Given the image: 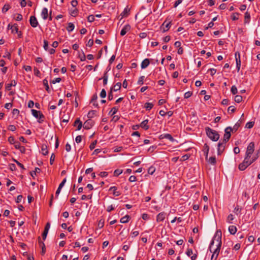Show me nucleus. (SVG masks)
Masks as SVG:
<instances>
[{
  "label": "nucleus",
  "instance_id": "nucleus-1",
  "mask_svg": "<svg viewBox=\"0 0 260 260\" xmlns=\"http://www.w3.org/2000/svg\"><path fill=\"white\" fill-rule=\"evenodd\" d=\"M221 236H222V233L221 231L220 230H218L216 231L215 234L214 236V237L211 241L210 246H209V250L210 252H212L211 250V247L213 245L214 243V241H216L217 243V247L214 250V251L213 252V254L211 257V260H216L218 256L219 255L220 248L221 247Z\"/></svg>",
  "mask_w": 260,
  "mask_h": 260
},
{
  "label": "nucleus",
  "instance_id": "nucleus-2",
  "mask_svg": "<svg viewBox=\"0 0 260 260\" xmlns=\"http://www.w3.org/2000/svg\"><path fill=\"white\" fill-rule=\"evenodd\" d=\"M206 132L208 137L212 141H217L219 138V135L217 132L210 127L206 128Z\"/></svg>",
  "mask_w": 260,
  "mask_h": 260
},
{
  "label": "nucleus",
  "instance_id": "nucleus-3",
  "mask_svg": "<svg viewBox=\"0 0 260 260\" xmlns=\"http://www.w3.org/2000/svg\"><path fill=\"white\" fill-rule=\"evenodd\" d=\"M254 150V143L250 142L247 146L245 156L249 158H251V155Z\"/></svg>",
  "mask_w": 260,
  "mask_h": 260
},
{
  "label": "nucleus",
  "instance_id": "nucleus-4",
  "mask_svg": "<svg viewBox=\"0 0 260 260\" xmlns=\"http://www.w3.org/2000/svg\"><path fill=\"white\" fill-rule=\"evenodd\" d=\"M249 158L245 156L243 162L239 164L238 168L240 171L245 170L250 165V162H249Z\"/></svg>",
  "mask_w": 260,
  "mask_h": 260
},
{
  "label": "nucleus",
  "instance_id": "nucleus-5",
  "mask_svg": "<svg viewBox=\"0 0 260 260\" xmlns=\"http://www.w3.org/2000/svg\"><path fill=\"white\" fill-rule=\"evenodd\" d=\"M232 129V127L230 126L227 127L225 129V134L223 136V139L222 141L226 143L229 140L231 136L230 132H231Z\"/></svg>",
  "mask_w": 260,
  "mask_h": 260
},
{
  "label": "nucleus",
  "instance_id": "nucleus-6",
  "mask_svg": "<svg viewBox=\"0 0 260 260\" xmlns=\"http://www.w3.org/2000/svg\"><path fill=\"white\" fill-rule=\"evenodd\" d=\"M93 124L94 122L93 120L91 119H88L83 124V127L84 129H89L92 127Z\"/></svg>",
  "mask_w": 260,
  "mask_h": 260
},
{
  "label": "nucleus",
  "instance_id": "nucleus-7",
  "mask_svg": "<svg viewBox=\"0 0 260 260\" xmlns=\"http://www.w3.org/2000/svg\"><path fill=\"white\" fill-rule=\"evenodd\" d=\"M31 113L32 115L36 118H39V119L44 118V115L39 111H37L35 109H32Z\"/></svg>",
  "mask_w": 260,
  "mask_h": 260
},
{
  "label": "nucleus",
  "instance_id": "nucleus-8",
  "mask_svg": "<svg viewBox=\"0 0 260 260\" xmlns=\"http://www.w3.org/2000/svg\"><path fill=\"white\" fill-rule=\"evenodd\" d=\"M30 25L33 27H36L38 25V22L35 16H31L29 18Z\"/></svg>",
  "mask_w": 260,
  "mask_h": 260
},
{
  "label": "nucleus",
  "instance_id": "nucleus-9",
  "mask_svg": "<svg viewBox=\"0 0 260 260\" xmlns=\"http://www.w3.org/2000/svg\"><path fill=\"white\" fill-rule=\"evenodd\" d=\"M226 142L220 141L218 144V154H220L224 149Z\"/></svg>",
  "mask_w": 260,
  "mask_h": 260
},
{
  "label": "nucleus",
  "instance_id": "nucleus-10",
  "mask_svg": "<svg viewBox=\"0 0 260 260\" xmlns=\"http://www.w3.org/2000/svg\"><path fill=\"white\" fill-rule=\"evenodd\" d=\"M166 216V213L165 212H162L159 213L157 216H156V221L157 222H159L161 221H163Z\"/></svg>",
  "mask_w": 260,
  "mask_h": 260
},
{
  "label": "nucleus",
  "instance_id": "nucleus-11",
  "mask_svg": "<svg viewBox=\"0 0 260 260\" xmlns=\"http://www.w3.org/2000/svg\"><path fill=\"white\" fill-rule=\"evenodd\" d=\"M131 26L129 24L125 25L120 31V35L122 36H124L127 32L131 30Z\"/></svg>",
  "mask_w": 260,
  "mask_h": 260
},
{
  "label": "nucleus",
  "instance_id": "nucleus-12",
  "mask_svg": "<svg viewBox=\"0 0 260 260\" xmlns=\"http://www.w3.org/2000/svg\"><path fill=\"white\" fill-rule=\"evenodd\" d=\"M159 138L161 139H167L169 140L172 142H173L175 141L173 137L169 134H162L160 136Z\"/></svg>",
  "mask_w": 260,
  "mask_h": 260
},
{
  "label": "nucleus",
  "instance_id": "nucleus-13",
  "mask_svg": "<svg viewBox=\"0 0 260 260\" xmlns=\"http://www.w3.org/2000/svg\"><path fill=\"white\" fill-rule=\"evenodd\" d=\"M166 21H165L160 26V29H162V32H164L168 31L170 27L171 22H169L166 24Z\"/></svg>",
  "mask_w": 260,
  "mask_h": 260
},
{
  "label": "nucleus",
  "instance_id": "nucleus-14",
  "mask_svg": "<svg viewBox=\"0 0 260 260\" xmlns=\"http://www.w3.org/2000/svg\"><path fill=\"white\" fill-rule=\"evenodd\" d=\"M38 243L42 248L41 254L44 255L46 252V247L44 243L41 241L40 237H38Z\"/></svg>",
  "mask_w": 260,
  "mask_h": 260
},
{
  "label": "nucleus",
  "instance_id": "nucleus-15",
  "mask_svg": "<svg viewBox=\"0 0 260 260\" xmlns=\"http://www.w3.org/2000/svg\"><path fill=\"white\" fill-rule=\"evenodd\" d=\"M74 126H77V131H79L81 129V128L83 126V124L79 118H77L76 119L74 123Z\"/></svg>",
  "mask_w": 260,
  "mask_h": 260
},
{
  "label": "nucleus",
  "instance_id": "nucleus-16",
  "mask_svg": "<svg viewBox=\"0 0 260 260\" xmlns=\"http://www.w3.org/2000/svg\"><path fill=\"white\" fill-rule=\"evenodd\" d=\"M148 119H146L143 121L140 124V126L141 127L145 130H147L149 128V125H148Z\"/></svg>",
  "mask_w": 260,
  "mask_h": 260
},
{
  "label": "nucleus",
  "instance_id": "nucleus-17",
  "mask_svg": "<svg viewBox=\"0 0 260 260\" xmlns=\"http://www.w3.org/2000/svg\"><path fill=\"white\" fill-rule=\"evenodd\" d=\"M117 187L114 186H111L109 188V191H112L113 195L116 197H118L121 194V192L119 191H117Z\"/></svg>",
  "mask_w": 260,
  "mask_h": 260
},
{
  "label": "nucleus",
  "instance_id": "nucleus-18",
  "mask_svg": "<svg viewBox=\"0 0 260 260\" xmlns=\"http://www.w3.org/2000/svg\"><path fill=\"white\" fill-rule=\"evenodd\" d=\"M150 64V60L148 58L143 60L141 63V67L142 69L146 68Z\"/></svg>",
  "mask_w": 260,
  "mask_h": 260
},
{
  "label": "nucleus",
  "instance_id": "nucleus-19",
  "mask_svg": "<svg viewBox=\"0 0 260 260\" xmlns=\"http://www.w3.org/2000/svg\"><path fill=\"white\" fill-rule=\"evenodd\" d=\"M41 16L43 19L46 20L48 17V9L46 8H44L41 12Z\"/></svg>",
  "mask_w": 260,
  "mask_h": 260
},
{
  "label": "nucleus",
  "instance_id": "nucleus-20",
  "mask_svg": "<svg viewBox=\"0 0 260 260\" xmlns=\"http://www.w3.org/2000/svg\"><path fill=\"white\" fill-rule=\"evenodd\" d=\"M130 9L128 8V6H127L123 11V12L121 13L120 15L122 17H127L129 13Z\"/></svg>",
  "mask_w": 260,
  "mask_h": 260
},
{
  "label": "nucleus",
  "instance_id": "nucleus-21",
  "mask_svg": "<svg viewBox=\"0 0 260 260\" xmlns=\"http://www.w3.org/2000/svg\"><path fill=\"white\" fill-rule=\"evenodd\" d=\"M209 151V147L207 144H205L204 145V152L205 156L206 159L208 158V153Z\"/></svg>",
  "mask_w": 260,
  "mask_h": 260
},
{
  "label": "nucleus",
  "instance_id": "nucleus-22",
  "mask_svg": "<svg viewBox=\"0 0 260 260\" xmlns=\"http://www.w3.org/2000/svg\"><path fill=\"white\" fill-rule=\"evenodd\" d=\"M41 151H42V153L44 155H47L48 153V151L47 149V146L45 144H43L41 147Z\"/></svg>",
  "mask_w": 260,
  "mask_h": 260
},
{
  "label": "nucleus",
  "instance_id": "nucleus-23",
  "mask_svg": "<svg viewBox=\"0 0 260 260\" xmlns=\"http://www.w3.org/2000/svg\"><path fill=\"white\" fill-rule=\"evenodd\" d=\"M250 20V14L248 12L245 13L244 16V23H249Z\"/></svg>",
  "mask_w": 260,
  "mask_h": 260
},
{
  "label": "nucleus",
  "instance_id": "nucleus-24",
  "mask_svg": "<svg viewBox=\"0 0 260 260\" xmlns=\"http://www.w3.org/2000/svg\"><path fill=\"white\" fill-rule=\"evenodd\" d=\"M237 229L236 226L231 225L229 228V231L231 234L234 235L237 232Z\"/></svg>",
  "mask_w": 260,
  "mask_h": 260
},
{
  "label": "nucleus",
  "instance_id": "nucleus-25",
  "mask_svg": "<svg viewBox=\"0 0 260 260\" xmlns=\"http://www.w3.org/2000/svg\"><path fill=\"white\" fill-rule=\"evenodd\" d=\"M96 111L95 110L90 111L87 114V117L88 119L92 118L96 114Z\"/></svg>",
  "mask_w": 260,
  "mask_h": 260
},
{
  "label": "nucleus",
  "instance_id": "nucleus-26",
  "mask_svg": "<svg viewBox=\"0 0 260 260\" xmlns=\"http://www.w3.org/2000/svg\"><path fill=\"white\" fill-rule=\"evenodd\" d=\"M16 85V82L15 80L12 81V83L11 84H8L6 86V89L8 90H10L11 89V87L12 86H15Z\"/></svg>",
  "mask_w": 260,
  "mask_h": 260
},
{
  "label": "nucleus",
  "instance_id": "nucleus-27",
  "mask_svg": "<svg viewBox=\"0 0 260 260\" xmlns=\"http://www.w3.org/2000/svg\"><path fill=\"white\" fill-rule=\"evenodd\" d=\"M129 215H125V216L122 217L121 219H120V222L122 223H127L129 221Z\"/></svg>",
  "mask_w": 260,
  "mask_h": 260
},
{
  "label": "nucleus",
  "instance_id": "nucleus-28",
  "mask_svg": "<svg viewBox=\"0 0 260 260\" xmlns=\"http://www.w3.org/2000/svg\"><path fill=\"white\" fill-rule=\"evenodd\" d=\"M43 83L45 87V89L47 91L48 93H49L50 92V89L48 85V80L46 79H45L43 80Z\"/></svg>",
  "mask_w": 260,
  "mask_h": 260
},
{
  "label": "nucleus",
  "instance_id": "nucleus-29",
  "mask_svg": "<svg viewBox=\"0 0 260 260\" xmlns=\"http://www.w3.org/2000/svg\"><path fill=\"white\" fill-rule=\"evenodd\" d=\"M108 78V75L107 74V72H106L104 73L103 77L104 85H106L107 84Z\"/></svg>",
  "mask_w": 260,
  "mask_h": 260
},
{
  "label": "nucleus",
  "instance_id": "nucleus-30",
  "mask_svg": "<svg viewBox=\"0 0 260 260\" xmlns=\"http://www.w3.org/2000/svg\"><path fill=\"white\" fill-rule=\"evenodd\" d=\"M78 13V10L76 8H74L73 10H72V9L70 10V15L72 16L76 17Z\"/></svg>",
  "mask_w": 260,
  "mask_h": 260
},
{
  "label": "nucleus",
  "instance_id": "nucleus-31",
  "mask_svg": "<svg viewBox=\"0 0 260 260\" xmlns=\"http://www.w3.org/2000/svg\"><path fill=\"white\" fill-rule=\"evenodd\" d=\"M208 162L212 165H215L216 164V158L214 156L210 157L208 159H206Z\"/></svg>",
  "mask_w": 260,
  "mask_h": 260
},
{
  "label": "nucleus",
  "instance_id": "nucleus-32",
  "mask_svg": "<svg viewBox=\"0 0 260 260\" xmlns=\"http://www.w3.org/2000/svg\"><path fill=\"white\" fill-rule=\"evenodd\" d=\"M259 151L257 152L255 156H253L251 159H249V162H250V165L254 162L258 157Z\"/></svg>",
  "mask_w": 260,
  "mask_h": 260
},
{
  "label": "nucleus",
  "instance_id": "nucleus-33",
  "mask_svg": "<svg viewBox=\"0 0 260 260\" xmlns=\"http://www.w3.org/2000/svg\"><path fill=\"white\" fill-rule=\"evenodd\" d=\"M74 28V25L73 23L70 22L68 24L67 29L68 31L70 32L73 30Z\"/></svg>",
  "mask_w": 260,
  "mask_h": 260
},
{
  "label": "nucleus",
  "instance_id": "nucleus-34",
  "mask_svg": "<svg viewBox=\"0 0 260 260\" xmlns=\"http://www.w3.org/2000/svg\"><path fill=\"white\" fill-rule=\"evenodd\" d=\"M153 107V104L152 103H146L145 104V108L146 109V110H150Z\"/></svg>",
  "mask_w": 260,
  "mask_h": 260
},
{
  "label": "nucleus",
  "instance_id": "nucleus-35",
  "mask_svg": "<svg viewBox=\"0 0 260 260\" xmlns=\"http://www.w3.org/2000/svg\"><path fill=\"white\" fill-rule=\"evenodd\" d=\"M11 31L12 33H16L18 32V25L16 24H14L13 26L11 27Z\"/></svg>",
  "mask_w": 260,
  "mask_h": 260
},
{
  "label": "nucleus",
  "instance_id": "nucleus-36",
  "mask_svg": "<svg viewBox=\"0 0 260 260\" xmlns=\"http://www.w3.org/2000/svg\"><path fill=\"white\" fill-rule=\"evenodd\" d=\"M121 87V84L120 82L117 83L113 87V90L114 91H118L120 89Z\"/></svg>",
  "mask_w": 260,
  "mask_h": 260
},
{
  "label": "nucleus",
  "instance_id": "nucleus-37",
  "mask_svg": "<svg viewBox=\"0 0 260 260\" xmlns=\"http://www.w3.org/2000/svg\"><path fill=\"white\" fill-rule=\"evenodd\" d=\"M240 126V123L239 122H237L233 126V128H232V132H236L239 127Z\"/></svg>",
  "mask_w": 260,
  "mask_h": 260
},
{
  "label": "nucleus",
  "instance_id": "nucleus-38",
  "mask_svg": "<svg viewBox=\"0 0 260 260\" xmlns=\"http://www.w3.org/2000/svg\"><path fill=\"white\" fill-rule=\"evenodd\" d=\"M242 99H243V98L241 95H236L235 96V101L238 103H240L241 102H242Z\"/></svg>",
  "mask_w": 260,
  "mask_h": 260
},
{
  "label": "nucleus",
  "instance_id": "nucleus-39",
  "mask_svg": "<svg viewBox=\"0 0 260 260\" xmlns=\"http://www.w3.org/2000/svg\"><path fill=\"white\" fill-rule=\"evenodd\" d=\"M239 15L238 13H233L231 15L232 20L234 21L237 20L239 19Z\"/></svg>",
  "mask_w": 260,
  "mask_h": 260
},
{
  "label": "nucleus",
  "instance_id": "nucleus-40",
  "mask_svg": "<svg viewBox=\"0 0 260 260\" xmlns=\"http://www.w3.org/2000/svg\"><path fill=\"white\" fill-rule=\"evenodd\" d=\"M118 110V108L116 107H114L112 108L111 111L109 112V114H111V115H113L114 114H116Z\"/></svg>",
  "mask_w": 260,
  "mask_h": 260
},
{
  "label": "nucleus",
  "instance_id": "nucleus-41",
  "mask_svg": "<svg viewBox=\"0 0 260 260\" xmlns=\"http://www.w3.org/2000/svg\"><path fill=\"white\" fill-rule=\"evenodd\" d=\"M10 8V6L8 4H5L2 9V12L3 13H6Z\"/></svg>",
  "mask_w": 260,
  "mask_h": 260
},
{
  "label": "nucleus",
  "instance_id": "nucleus-42",
  "mask_svg": "<svg viewBox=\"0 0 260 260\" xmlns=\"http://www.w3.org/2000/svg\"><path fill=\"white\" fill-rule=\"evenodd\" d=\"M234 215L232 214H230L228 216L226 221L228 222H229L230 223H232V221L234 220Z\"/></svg>",
  "mask_w": 260,
  "mask_h": 260
},
{
  "label": "nucleus",
  "instance_id": "nucleus-43",
  "mask_svg": "<svg viewBox=\"0 0 260 260\" xmlns=\"http://www.w3.org/2000/svg\"><path fill=\"white\" fill-rule=\"evenodd\" d=\"M236 67L238 70V72L240 70V67H241V60L240 58H237L236 59Z\"/></svg>",
  "mask_w": 260,
  "mask_h": 260
},
{
  "label": "nucleus",
  "instance_id": "nucleus-44",
  "mask_svg": "<svg viewBox=\"0 0 260 260\" xmlns=\"http://www.w3.org/2000/svg\"><path fill=\"white\" fill-rule=\"evenodd\" d=\"M185 253L188 256L190 257L194 254L193 253V251L191 248H187Z\"/></svg>",
  "mask_w": 260,
  "mask_h": 260
},
{
  "label": "nucleus",
  "instance_id": "nucleus-45",
  "mask_svg": "<svg viewBox=\"0 0 260 260\" xmlns=\"http://www.w3.org/2000/svg\"><path fill=\"white\" fill-rule=\"evenodd\" d=\"M155 171V167H154L153 166H151L149 168V169L148 170V173L149 174L152 175L154 173Z\"/></svg>",
  "mask_w": 260,
  "mask_h": 260
},
{
  "label": "nucleus",
  "instance_id": "nucleus-46",
  "mask_svg": "<svg viewBox=\"0 0 260 260\" xmlns=\"http://www.w3.org/2000/svg\"><path fill=\"white\" fill-rule=\"evenodd\" d=\"M231 91L233 94H236L238 92L237 88L235 85L232 86Z\"/></svg>",
  "mask_w": 260,
  "mask_h": 260
},
{
  "label": "nucleus",
  "instance_id": "nucleus-47",
  "mask_svg": "<svg viewBox=\"0 0 260 260\" xmlns=\"http://www.w3.org/2000/svg\"><path fill=\"white\" fill-rule=\"evenodd\" d=\"M122 173V170L120 169H116L114 172V176H118Z\"/></svg>",
  "mask_w": 260,
  "mask_h": 260
},
{
  "label": "nucleus",
  "instance_id": "nucleus-48",
  "mask_svg": "<svg viewBox=\"0 0 260 260\" xmlns=\"http://www.w3.org/2000/svg\"><path fill=\"white\" fill-rule=\"evenodd\" d=\"M254 124V122H248L246 124L245 127L247 128H251L253 126Z\"/></svg>",
  "mask_w": 260,
  "mask_h": 260
},
{
  "label": "nucleus",
  "instance_id": "nucleus-49",
  "mask_svg": "<svg viewBox=\"0 0 260 260\" xmlns=\"http://www.w3.org/2000/svg\"><path fill=\"white\" fill-rule=\"evenodd\" d=\"M145 78V77L144 76H141L138 81V84L139 85H142L144 83V79Z\"/></svg>",
  "mask_w": 260,
  "mask_h": 260
},
{
  "label": "nucleus",
  "instance_id": "nucleus-50",
  "mask_svg": "<svg viewBox=\"0 0 260 260\" xmlns=\"http://www.w3.org/2000/svg\"><path fill=\"white\" fill-rule=\"evenodd\" d=\"M189 155H188V154H185V155H183L180 159V161H185L187 159H188L189 157Z\"/></svg>",
  "mask_w": 260,
  "mask_h": 260
},
{
  "label": "nucleus",
  "instance_id": "nucleus-51",
  "mask_svg": "<svg viewBox=\"0 0 260 260\" xmlns=\"http://www.w3.org/2000/svg\"><path fill=\"white\" fill-rule=\"evenodd\" d=\"M97 143V140H94L89 146V148L90 150H92L95 147V145Z\"/></svg>",
  "mask_w": 260,
  "mask_h": 260
},
{
  "label": "nucleus",
  "instance_id": "nucleus-52",
  "mask_svg": "<svg viewBox=\"0 0 260 260\" xmlns=\"http://www.w3.org/2000/svg\"><path fill=\"white\" fill-rule=\"evenodd\" d=\"M44 49L47 51L48 50V42L47 40H44Z\"/></svg>",
  "mask_w": 260,
  "mask_h": 260
},
{
  "label": "nucleus",
  "instance_id": "nucleus-53",
  "mask_svg": "<svg viewBox=\"0 0 260 260\" xmlns=\"http://www.w3.org/2000/svg\"><path fill=\"white\" fill-rule=\"evenodd\" d=\"M87 20L89 22H92L94 21V16L93 15H90L87 17Z\"/></svg>",
  "mask_w": 260,
  "mask_h": 260
},
{
  "label": "nucleus",
  "instance_id": "nucleus-54",
  "mask_svg": "<svg viewBox=\"0 0 260 260\" xmlns=\"http://www.w3.org/2000/svg\"><path fill=\"white\" fill-rule=\"evenodd\" d=\"M100 96L102 98H105L106 96V91L104 89H103L100 93Z\"/></svg>",
  "mask_w": 260,
  "mask_h": 260
},
{
  "label": "nucleus",
  "instance_id": "nucleus-55",
  "mask_svg": "<svg viewBox=\"0 0 260 260\" xmlns=\"http://www.w3.org/2000/svg\"><path fill=\"white\" fill-rule=\"evenodd\" d=\"M112 90H113V88H111V90H110L109 93H108V100L109 101L112 100L113 99V98Z\"/></svg>",
  "mask_w": 260,
  "mask_h": 260
},
{
  "label": "nucleus",
  "instance_id": "nucleus-56",
  "mask_svg": "<svg viewBox=\"0 0 260 260\" xmlns=\"http://www.w3.org/2000/svg\"><path fill=\"white\" fill-rule=\"evenodd\" d=\"M61 78H56L55 79H54V80H52L50 83H52V84H55L56 83H59L61 81Z\"/></svg>",
  "mask_w": 260,
  "mask_h": 260
},
{
  "label": "nucleus",
  "instance_id": "nucleus-57",
  "mask_svg": "<svg viewBox=\"0 0 260 260\" xmlns=\"http://www.w3.org/2000/svg\"><path fill=\"white\" fill-rule=\"evenodd\" d=\"M142 218L144 220H147L149 218V215L147 213H143L142 215Z\"/></svg>",
  "mask_w": 260,
  "mask_h": 260
},
{
  "label": "nucleus",
  "instance_id": "nucleus-58",
  "mask_svg": "<svg viewBox=\"0 0 260 260\" xmlns=\"http://www.w3.org/2000/svg\"><path fill=\"white\" fill-rule=\"evenodd\" d=\"M192 95V92H190V91H187L185 93L184 95V97L185 99H188L189 98V97H190Z\"/></svg>",
  "mask_w": 260,
  "mask_h": 260
},
{
  "label": "nucleus",
  "instance_id": "nucleus-59",
  "mask_svg": "<svg viewBox=\"0 0 260 260\" xmlns=\"http://www.w3.org/2000/svg\"><path fill=\"white\" fill-rule=\"evenodd\" d=\"M208 72H210L211 75L213 76L216 73V70L215 69H213V68L210 69L208 70Z\"/></svg>",
  "mask_w": 260,
  "mask_h": 260
},
{
  "label": "nucleus",
  "instance_id": "nucleus-60",
  "mask_svg": "<svg viewBox=\"0 0 260 260\" xmlns=\"http://www.w3.org/2000/svg\"><path fill=\"white\" fill-rule=\"evenodd\" d=\"M48 233V231H46L45 230H44V232L42 234V238L44 240H45V239H46Z\"/></svg>",
  "mask_w": 260,
  "mask_h": 260
},
{
  "label": "nucleus",
  "instance_id": "nucleus-61",
  "mask_svg": "<svg viewBox=\"0 0 260 260\" xmlns=\"http://www.w3.org/2000/svg\"><path fill=\"white\" fill-rule=\"evenodd\" d=\"M14 161L17 164V165L19 167H20L21 169H22L23 170H25V169L24 167V166L22 164H21L20 162L17 161V160L14 159Z\"/></svg>",
  "mask_w": 260,
  "mask_h": 260
},
{
  "label": "nucleus",
  "instance_id": "nucleus-62",
  "mask_svg": "<svg viewBox=\"0 0 260 260\" xmlns=\"http://www.w3.org/2000/svg\"><path fill=\"white\" fill-rule=\"evenodd\" d=\"M8 141L11 144H14L16 142L14 138L12 136H10L8 138Z\"/></svg>",
  "mask_w": 260,
  "mask_h": 260
},
{
  "label": "nucleus",
  "instance_id": "nucleus-63",
  "mask_svg": "<svg viewBox=\"0 0 260 260\" xmlns=\"http://www.w3.org/2000/svg\"><path fill=\"white\" fill-rule=\"evenodd\" d=\"M76 142L77 143H79L82 141V136L80 135L77 136L75 139Z\"/></svg>",
  "mask_w": 260,
  "mask_h": 260
},
{
  "label": "nucleus",
  "instance_id": "nucleus-64",
  "mask_svg": "<svg viewBox=\"0 0 260 260\" xmlns=\"http://www.w3.org/2000/svg\"><path fill=\"white\" fill-rule=\"evenodd\" d=\"M123 149L122 146L116 147L114 148V151L115 152H120Z\"/></svg>",
  "mask_w": 260,
  "mask_h": 260
}]
</instances>
